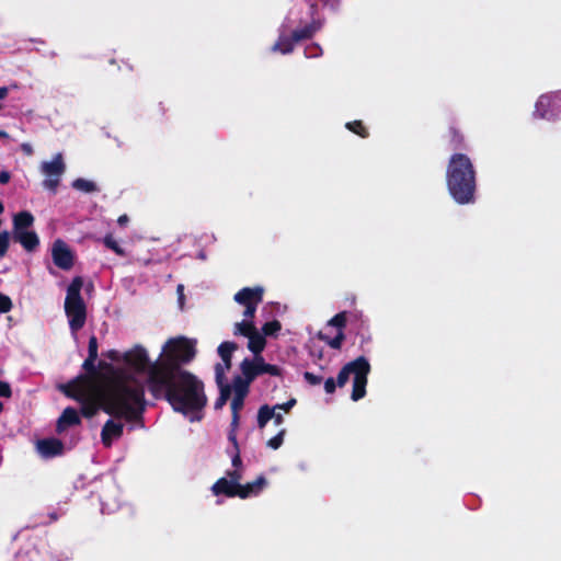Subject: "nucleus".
<instances>
[{
	"mask_svg": "<svg viewBox=\"0 0 561 561\" xmlns=\"http://www.w3.org/2000/svg\"><path fill=\"white\" fill-rule=\"evenodd\" d=\"M62 391L80 403V413L87 419L102 410L108 415L135 422L141 419L146 408L142 385L126 376H115L106 382L77 376L62 387Z\"/></svg>",
	"mask_w": 561,
	"mask_h": 561,
	"instance_id": "nucleus-1",
	"label": "nucleus"
},
{
	"mask_svg": "<svg viewBox=\"0 0 561 561\" xmlns=\"http://www.w3.org/2000/svg\"><path fill=\"white\" fill-rule=\"evenodd\" d=\"M148 390L153 398H164L174 411L187 415L207 404L204 383L188 370L173 371L167 377L149 375Z\"/></svg>",
	"mask_w": 561,
	"mask_h": 561,
	"instance_id": "nucleus-2",
	"label": "nucleus"
},
{
	"mask_svg": "<svg viewBox=\"0 0 561 561\" xmlns=\"http://www.w3.org/2000/svg\"><path fill=\"white\" fill-rule=\"evenodd\" d=\"M446 183L449 194L458 204L473 202L477 187L476 170L467 154H451L446 170Z\"/></svg>",
	"mask_w": 561,
	"mask_h": 561,
	"instance_id": "nucleus-3",
	"label": "nucleus"
},
{
	"mask_svg": "<svg viewBox=\"0 0 561 561\" xmlns=\"http://www.w3.org/2000/svg\"><path fill=\"white\" fill-rule=\"evenodd\" d=\"M196 355L195 343L184 336L170 339L160 355L153 362L149 375L167 377V374L184 370L183 365L193 360Z\"/></svg>",
	"mask_w": 561,
	"mask_h": 561,
	"instance_id": "nucleus-4",
	"label": "nucleus"
},
{
	"mask_svg": "<svg viewBox=\"0 0 561 561\" xmlns=\"http://www.w3.org/2000/svg\"><path fill=\"white\" fill-rule=\"evenodd\" d=\"M370 373V364L365 356H358L354 360L346 363L337 374V387H344L350 376L353 375V389L351 398L353 401H358L366 396V386L368 382V375Z\"/></svg>",
	"mask_w": 561,
	"mask_h": 561,
	"instance_id": "nucleus-5",
	"label": "nucleus"
},
{
	"mask_svg": "<svg viewBox=\"0 0 561 561\" xmlns=\"http://www.w3.org/2000/svg\"><path fill=\"white\" fill-rule=\"evenodd\" d=\"M82 286L83 279L80 276L73 277L65 299V312L73 334L84 327L87 320V306L81 297Z\"/></svg>",
	"mask_w": 561,
	"mask_h": 561,
	"instance_id": "nucleus-6",
	"label": "nucleus"
},
{
	"mask_svg": "<svg viewBox=\"0 0 561 561\" xmlns=\"http://www.w3.org/2000/svg\"><path fill=\"white\" fill-rule=\"evenodd\" d=\"M240 370L243 376L249 377L252 381L263 374L280 377L283 373L279 366L265 363L263 356H254L253 359L244 358L240 363Z\"/></svg>",
	"mask_w": 561,
	"mask_h": 561,
	"instance_id": "nucleus-7",
	"label": "nucleus"
},
{
	"mask_svg": "<svg viewBox=\"0 0 561 561\" xmlns=\"http://www.w3.org/2000/svg\"><path fill=\"white\" fill-rule=\"evenodd\" d=\"M124 363L131 367L135 371L141 374L147 373V381L149 380V371L153 363L150 362L148 353L141 345H136L123 355Z\"/></svg>",
	"mask_w": 561,
	"mask_h": 561,
	"instance_id": "nucleus-8",
	"label": "nucleus"
},
{
	"mask_svg": "<svg viewBox=\"0 0 561 561\" xmlns=\"http://www.w3.org/2000/svg\"><path fill=\"white\" fill-rule=\"evenodd\" d=\"M51 257L54 264L64 271H68L73 266V253L67 243L61 239L54 241L51 248Z\"/></svg>",
	"mask_w": 561,
	"mask_h": 561,
	"instance_id": "nucleus-9",
	"label": "nucleus"
},
{
	"mask_svg": "<svg viewBox=\"0 0 561 561\" xmlns=\"http://www.w3.org/2000/svg\"><path fill=\"white\" fill-rule=\"evenodd\" d=\"M534 115L538 118L554 121L558 116V110L554 103V93L542 94L535 104Z\"/></svg>",
	"mask_w": 561,
	"mask_h": 561,
	"instance_id": "nucleus-10",
	"label": "nucleus"
},
{
	"mask_svg": "<svg viewBox=\"0 0 561 561\" xmlns=\"http://www.w3.org/2000/svg\"><path fill=\"white\" fill-rule=\"evenodd\" d=\"M38 454L45 458H54L64 453V443L58 438H44L36 443Z\"/></svg>",
	"mask_w": 561,
	"mask_h": 561,
	"instance_id": "nucleus-11",
	"label": "nucleus"
},
{
	"mask_svg": "<svg viewBox=\"0 0 561 561\" xmlns=\"http://www.w3.org/2000/svg\"><path fill=\"white\" fill-rule=\"evenodd\" d=\"M263 288L262 287H244L234 295V300L243 306H257L263 300Z\"/></svg>",
	"mask_w": 561,
	"mask_h": 561,
	"instance_id": "nucleus-12",
	"label": "nucleus"
},
{
	"mask_svg": "<svg viewBox=\"0 0 561 561\" xmlns=\"http://www.w3.org/2000/svg\"><path fill=\"white\" fill-rule=\"evenodd\" d=\"M124 425L113 420H107L101 431V440L105 447H110L114 439L122 437Z\"/></svg>",
	"mask_w": 561,
	"mask_h": 561,
	"instance_id": "nucleus-13",
	"label": "nucleus"
},
{
	"mask_svg": "<svg viewBox=\"0 0 561 561\" xmlns=\"http://www.w3.org/2000/svg\"><path fill=\"white\" fill-rule=\"evenodd\" d=\"M80 424H81V419H80L79 412L72 407H67L62 411V413L60 414V416L57 421L56 432L60 434V433L65 432L68 427L77 426Z\"/></svg>",
	"mask_w": 561,
	"mask_h": 561,
	"instance_id": "nucleus-14",
	"label": "nucleus"
},
{
	"mask_svg": "<svg viewBox=\"0 0 561 561\" xmlns=\"http://www.w3.org/2000/svg\"><path fill=\"white\" fill-rule=\"evenodd\" d=\"M12 239L20 243L26 252H34L39 247V238L34 230L12 233Z\"/></svg>",
	"mask_w": 561,
	"mask_h": 561,
	"instance_id": "nucleus-15",
	"label": "nucleus"
},
{
	"mask_svg": "<svg viewBox=\"0 0 561 561\" xmlns=\"http://www.w3.org/2000/svg\"><path fill=\"white\" fill-rule=\"evenodd\" d=\"M267 484L266 478L261 474L254 481L239 484L238 497L248 499L257 495Z\"/></svg>",
	"mask_w": 561,
	"mask_h": 561,
	"instance_id": "nucleus-16",
	"label": "nucleus"
},
{
	"mask_svg": "<svg viewBox=\"0 0 561 561\" xmlns=\"http://www.w3.org/2000/svg\"><path fill=\"white\" fill-rule=\"evenodd\" d=\"M239 484H234L231 481H228V478L222 477L219 478L211 486V492L214 495H225L227 497H236L238 496Z\"/></svg>",
	"mask_w": 561,
	"mask_h": 561,
	"instance_id": "nucleus-17",
	"label": "nucleus"
},
{
	"mask_svg": "<svg viewBox=\"0 0 561 561\" xmlns=\"http://www.w3.org/2000/svg\"><path fill=\"white\" fill-rule=\"evenodd\" d=\"M35 218L28 210L16 213L12 219V233L30 230L33 227Z\"/></svg>",
	"mask_w": 561,
	"mask_h": 561,
	"instance_id": "nucleus-18",
	"label": "nucleus"
},
{
	"mask_svg": "<svg viewBox=\"0 0 561 561\" xmlns=\"http://www.w3.org/2000/svg\"><path fill=\"white\" fill-rule=\"evenodd\" d=\"M445 139L450 150H461L466 148V140L463 134L456 126L450 125Z\"/></svg>",
	"mask_w": 561,
	"mask_h": 561,
	"instance_id": "nucleus-19",
	"label": "nucleus"
},
{
	"mask_svg": "<svg viewBox=\"0 0 561 561\" xmlns=\"http://www.w3.org/2000/svg\"><path fill=\"white\" fill-rule=\"evenodd\" d=\"M65 169L61 153H57L51 161L42 164V171L48 176L60 178Z\"/></svg>",
	"mask_w": 561,
	"mask_h": 561,
	"instance_id": "nucleus-20",
	"label": "nucleus"
},
{
	"mask_svg": "<svg viewBox=\"0 0 561 561\" xmlns=\"http://www.w3.org/2000/svg\"><path fill=\"white\" fill-rule=\"evenodd\" d=\"M238 348V345L237 343L234 342H229V341H226V342H222L219 346H218V355L221 357L222 362H224V368H226L227 370H229L231 368V358H232V353Z\"/></svg>",
	"mask_w": 561,
	"mask_h": 561,
	"instance_id": "nucleus-21",
	"label": "nucleus"
},
{
	"mask_svg": "<svg viewBox=\"0 0 561 561\" xmlns=\"http://www.w3.org/2000/svg\"><path fill=\"white\" fill-rule=\"evenodd\" d=\"M253 381L250 380L249 377H245L243 375L239 376H234L233 379H232V385H231V388L234 392V396H239V397H245L248 396L249 391H250V385L252 383Z\"/></svg>",
	"mask_w": 561,
	"mask_h": 561,
	"instance_id": "nucleus-22",
	"label": "nucleus"
},
{
	"mask_svg": "<svg viewBox=\"0 0 561 561\" xmlns=\"http://www.w3.org/2000/svg\"><path fill=\"white\" fill-rule=\"evenodd\" d=\"M249 343L248 348L255 355L262 356L261 353L265 348L266 340L265 336L260 333L257 330L253 332L250 336H248Z\"/></svg>",
	"mask_w": 561,
	"mask_h": 561,
	"instance_id": "nucleus-23",
	"label": "nucleus"
},
{
	"mask_svg": "<svg viewBox=\"0 0 561 561\" xmlns=\"http://www.w3.org/2000/svg\"><path fill=\"white\" fill-rule=\"evenodd\" d=\"M98 358L87 357L82 364V368L85 370V374H81L80 376L89 377L94 382H106L110 379L101 380L99 369L95 365V360Z\"/></svg>",
	"mask_w": 561,
	"mask_h": 561,
	"instance_id": "nucleus-24",
	"label": "nucleus"
},
{
	"mask_svg": "<svg viewBox=\"0 0 561 561\" xmlns=\"http://www.w3.org/2000/svg\"><path fill=\"white\" fill-rule=\"evenodd\" d=\"M319 28H320V25L313 21V22L307 24L306 26H304L302 28L295 30L291 33V35L294 37V41H296V43H298L304 39L312 38Z\"/></svg>",
	"mask_w": 561,
	"mask_h": 561,
	"instance_id": "nucleus-25",
	"label": "nucleus"
},
{
	"mask_svg": "<svg viewBox=\"0 0 561 561\" xmlns=\"http://www.w3.org/2000/svg\"><path fill=\"white\" fill-rule=\"evenodd\" d=\"M295 44L296 41H294L293 35L279 36L278 41L273 46V50L280 51L282 54H290L294 50Z\"/></svg>",
	"mask_w": 561,
	"mask_h": 561,
	"instance_id": "nucleus-26",
	"label": "nucleus"
},
{
	"mask_svg": "<svg viewBox=\"0 0 561 561\" xmlns=\"http://www.w3.org/2000/svg\"><path fill=\"white\" fill-rule=\"evenodd\" d=\"M245 397L233 396L231 401V422L234 426L240 424V411L243 409Z\"/></svg>",
	"mask_w": 561,
	"mask_h": 561,
	"instance_id": "nucleus-27",
	"label": "nucleus"
},
{
	"mask_svg": "<svg viewBox=\"0 0 561 561\" xmlns=\"http://www.w3.org/2000/svg\"><path fill=\"white\" fill-rule=\"evenodd\" d=\"M256 330L255 325L250 320H243L241 322H237L233 328L234 335L250 336Z\"/></svg>",
	"mask_w": 561,
	"mask_h": 561,
	"instance_id": "nucleus-28",
	"label": "nucleus"
},
{
	"mask_svg": "<svg viewBox=\"0 0 561 561\" xmlns=\"http://www.w3.org/2000/svg\"><path fill=\"white\" fill-rule=\"evenodd\" d=\"M275 408L267 404L262 405L257 412V426L264 428L270 420L274 416Z\"/></svg>",
	"mask_w": 561,
	"mask_h": 561,
	"instance_id": "nucleus-29",
	"label": "nucleus"
},
{
	"mask_svg": "<svg viewBox=\"0 0 561 561\" xmlns=\"http://www.w3.org/2000/svg\"><path fill=\"white\" fill-rule=\"evenodd\" d=\"M72 187L84 193H92L98 191V186L94 182L82 178L76 179L72 182Z\"/></svg>",
	"mask_w": 561,
	"mask_h": 561,
	"instance_id": "nucleus-30",
	"label": "nucleus"
},
{
	"mask_svg": "<svg viewBox=\"0 0 561 561\" xmlns=\"http://www.w3.org/2000/svg\"><path fill=\"white\" fill-rule=\"evenodd\" d=\"M345 127L350 131L358 135L362 138H367L369 136V133H368L366 126L363 124L362 121L348 122V123H346Z\"/></svg>",
	"mask_w": 561,
	"mask_h": 561,
	"instance_id": "nucleus-31",
	"label": "nucleus"
},
{
	"mask_svg": "<svg viewBox=\"0 0 561 561\" xmlns=\"http://www.w3.org/2000/svg\"><path fill=\"white\" fill-rule=\"evenodd\" d=\"M103 242L106 248L111 249L117 255H119V256L126 255L125 250L117 243V241L113 238L112 234H106L103 239Z\"/></svg>",
	"mask_w": 561,
	"mask_h": 561,
	"instance_id": "nucleus-32",
	"label": "nucleus"
},
{
	"mask_svg": "<svg viewBox=\"0 0 561 561\" xmlns=\"http://www.w3.org/2000/svg\"><path fill=\"white\" fill-rule=\"evenodd\" d=\"M282 329V324L278 320H272L262 327V334L264 336H272L275 335L277 332H279Z\"/></svg>",
	"mask_w": 561,
	"mask_h": 561,
	"instance_id": "nucleus-33",
	"label": "nucleus"
},
{
	"mask_svg": "<svg viewBox=\"0 0 561 561\" xmlns=\"http://www.w3.org/2000/svg\"><path fill=\"white\" fill-rule=\"evenodd\" d=\"M347 317L346 312L342 311L336 313L330 321L329 324L335 327L337 331H343L346 325Z\"/></svg>",
	"mask_w": 561,
	"mask_h": 561,
	"instance_id": "nucleus-34",
	"label": "nucleus"
},
{
	"mask_svg": "<svg viewBox=\"0 0 561 561\" xmlns=\"http://www.w3.org/2000/svg\"><path fill=\"white\" fill-rule=\"evenodd\" d=\"M10 247V233L7 230H3L0 234V257H3L9 250Z\"/></svg>",
	"mask_w": 561,
	"mask_h": 561,
	"instance_id": "nucleus-35",
	"label": "nucleus"
},
{
	"mask_svg": "<svg viewBox=\"0 0 561 561\" xmlns=\"http://www.w3.org/2000/svg\"><path fill=\"white\" fill-rule=\"evenodd\" d=\"M285 433V430L279 431L275 436L267 440V446L275 450L278 449L283 445Z\"/></svg>",
	"mask_w": 561,
	"mask_h": 561,
	"instance_id": "nucleus-36",
	"label": "nucleus"
},
{
	"mask_svg": "<svg viewBox=\"0 0 561 561\" xmlns=\"http://www.w3.org/2000/svg\"><path fill=\"white\" fill-rule=\"evenodd\" d=\"M345 340V335L343 331H337L336 335L333 339L327 340V343L330 347L334 350H340L342 347L343 341Z\"/></svg>",
	"mask_w": 561,
	"mask_h": 561,
	"instance_id": "nucleus-37",
	"label": "nucleus"
},
{
	"mask_svg": "<svg viewBox=\"0 0 561 561\" xmlns=\"http://www.w3.org/2000/svg\"><path fill=\"white\" fill-rule=\"evenodd\" d=\"M239 426H234L233 422L230 423V430L228 432V440L232 444L233 451L240 450L239 443L237 439V431Z\"/></svg>",
	"mask_w": 561,
	"mask_h": 561,
	"instance_id": "nucleus-38",
	"label": "nucleus"
},
{
	"mask_svg": "<svg viewBox=\"0 0 561 561\" xmlns=\"http://www.w3.org/2000/svg\"><path fill=\"white\" fill-rule=\"evenodd\" d=\"M225 370H227L226 368H224V366L221 364H216L215 366V378H216V383L218 387H221V386H226L227 383L225 382Z\"/></svg>",
	"mask_w": 561,
	"mask_h": 561,
	"instance_id": "nucleus-39",
	"label": "nucleus"
},
{
	"mask_svg": "<svg viewBox=\"0 0 561 561\" xmlns=\"http://www.w3.org/2000/svg\"><path fill=\"white\" fill-rule=\"evenodd\" d=\"M12 300L9 296L0 293V313H7L12 309Z\"/></svg>",
	"mask_w": 561,
	"mask_h": 561,
	"instance_id": "nucleus-40",
	"label": "nucleus"
},
{
	"mask_svg": "<svg viewBox=\"0 0 561 561\" xmlns=\"http://www.w3.org/2000/svg\"><path fill=\"white\" fill-rule=\"evenodd\" d=\"M88 357L98 358V339L91 335L88 344Z\"/></svg>",
	"mask_w": 561,
	"mask_h": 561,
	"instance_id": "nucleus-41",
	"label": "nucleus"
},
{
	"mask_svg": "<svg viewBox=\"0 0 561 561\" xmlns=\"http://www.w3.org/2000/svg\"><path fill=\"white\" fill-rule=\"evenodd\" d=\"M226 478L234 484H241L240 481L242 479V472L240 469L228 470L226 472Z\"/></svg>",
	"mask_w": 561,
	"mask_h": 561,
	"instance_id": "nucleus-42",
	"label": "nucleus"
},
{
	"mask_svg": "<svg viewBox=\"0 0 561 561\" xmlns=\"http://www.w3.org/2000/svg\"><path fill=\"white\" fill-rule=\"evenodd\" d=\"M304 379L311 386H317L322 382L321 376L314 375L313 373L310 371L304 373Z\"/></svg>",
	"mask_w": 561,
	"mask_h": 561,
	"instance_id": "nucleus-43",
	"label": "nucleus"
},
{
	"mask_svg": "<svg viewBox=\"0 0 561 561\" xmlns=\"http://www.w3.org/2000/svg\"><path fill=\"white\" fill-rule=\"evenodd\" d=\"M322 49L318 44H312L305 48V55L308 58L317 57L321 54Z\"/></svg>",
	"mask_w": 561,
	"mask_h": 561,
	"instance_id": "nucleus-44",
	"label": "nucleus"
},
{
	"mask_svg": "<svg viewBox=\"0 0 561 561\" xmlns=\"http://www.w3.org/2000/svg\"><path fill=\"white\" fill-rule=\"evenodd\" d=\"M0 397L7 399L12 397V389L8 381L0 380Z\"/></svg>",
	"mask_w": 561,
	"mask_h": 561,
	"instance_id": "nucleus-45",
	"label": "nucleus"
},
{
	"mask_svg": "<svg viewBox=\"0 0 561 561\" xmlns=\"http://www.w3.org/2000/svg\"><path fill=\"white\" fill-rule=\"evenodd\" d=\"M336 387H337V385H336L335 380L332 377L325 379V381H324V391L328 394L334 393Z\"/></svg>",
	"mask_w": 561,
	"mask_h": 561,
	"instance_id": "nucleus-46",
	"label": "nucleus"
},
{
	"mask_svg": "<svg viewBox=\"0 0 561 561\" xmlns=\"http://www.w3.org/2000/svg\"><path fill=\"white\" fill-rule=\"evenodd\" d=\"M59 184V178H56V179H46L44 180L43 182V185L44 187L55 192L57 186Z\"/></svg>",
	"mask_w": 561,
	"mask_h": 561,
	"instance_id": "nucleus-47",
	"label": "nucleus"
},
{
	"mask_svg": "<svg viewBox=\"0 0 561 561\" xmlns=\"http://www.w3.org/2000/svg\"><path fill=\"white\" fill-rule=\"evenodd\" d=\"M219 388V397H221L222 399L225 400H229L230 396H231V392H232V388L230 385H226V386H221V387H218Z\"/></svg>",
	"mask_w": 561,
	"mask_h": 561,
	"instance_id": "nucleus-48",
	"label": "nucleus"
},
{
	"mask_svg": "<svg viewBox=\"0 0 561 561\" xmlns=\"http://www.w3.org/2000/svg\"><path fill=\"white\" fill-rule=\"evenodd\" d=\"M231 463H232L234 469H239L242 466V459H241V456H240V450L233 451V455H232V458H231Z\"/></svg>",
	"mask_w": 561,
	"mask_h": 561,
	"instance_id": "nucleus-49",
	"label": "nucleus"
},
{
	"mask_svg": "<svg viewBox=\"0 0 561 561\" xmlns=\"http://www.w3.org/2000/svg\"><path fill=\"white\" fill-rule=\"evenodd\" d=\"M296 402H297L296 399L291 398L283 404H276L274 408H275V410L280 409V410L288 412L296 404Z\"/></svg>",
	"mask_w": 561,
	"mask_h": 561,
	"instance_id": "nucleus-50",
	"label": "nucleus"
},
{
	"mask_svg": "<svg viewBox=\"0 0 561 561\" xmlns=\"http://www.w3.org/2000/svg\"><path fill=\"white\" fill-rule=\"evenodd\" d=\"M245 307V310L243 312V316L247 319H252L254 318V314H255V311H256V308L257 306H253V304H251L250 306H244Z\"/></svg>",
	"mask_w": 561,
	"mask_h": 561,
	"instance_id": "nucleus-51",
	"label": "nucleus"
},
{
	"mask_svg": "<svg viewBox=\"0 0 561 561\" xmlns=\"http://www.w3.org/2000/svg\"><path fill=\"white\" fill-rule=\"evenodd\" d=\"M106 356H107V358H110L113 362H118L122 358L119 352L116 350L107 351Z\"/></svg>",
	"mask_w": 561,
	"mask_h": 561,
	"instance_id": "nucleus-52",
	"label": "nucleus"
},
{
	"mask_svg": "<svg viewBox=\"0 0 561 561\" xmlns=\"http://www.w3.org/2000/svg\"><path fill=\"white\" fill-rule=\"evenodd\" d=\"M10 179H11V174L8 171L0 172V183L1 184L9 183Z\"/></svg>",
	"mask_w": 561,
	"mask_h": 561,
	"instance_id": "nucleus-53",
	"label": "nucleus"
},
{
	"mask_svg": "<svg viewBox=\"0 0 561 561\" xmlns=\"http://www.w3.org/2000/svg\"><path fill=\"white\" fill-rule=\"evenodd\" d=\"M554 103H556V108L558 110V112H560L561 111V90L554 92Z\"/></svg>",
	"mask_w": 561,
	"mask_h": 561,
	"instance_id": "nucleus-54",
	"label": "nucleus"
},
{
	"mask_svg": "<svg viewBox=\"0 0 561 561\" xmlns=\"http://www.w3.org/2000/svg\"><path fill=\"white\" fill-rule=\"evenodd\" d=\"M227 403V400L222 399L221 397H218L215 401L214 408L216 410H220L224 408V405Z\"/></svg>",
	"mask_w": 561,
	"mask_h": 561,
	"instance_id": "nucleus-55",
	"label": "nucleus"
},
{
	"mask_svg": "<svg viewBox=\"0 0 561 561\" xmlns=\"http://www.w3.org/2000/svg\"><path fill=\"white\" fill-rule=\"evenodd\" d=\"M128 221H129V218H128V216H127L126 214L121 215V216L118 217V219H117V224H118L121 227L126 226V225L128 224Z\"/></svg>",
	"mask_w": 561,
	"mask_h": 561,
	"instance_id": "nucleus-56",
	"label": "nucleus"
},
{
	"mask_svg": "<svg viewBox=\"0 0 561 561\" xmlns=\"http://www.w3.org/2000/svg\"><path fill=\"white\" fill-rule=\"evenodd\" d=\"M272 419L274 420L276 425H280L284 422V417L280 413L274 412V416Z\"/></svg>",
	"mask_w": 561,
	"mask_h": 561,
	"instance_id": "nucleus-57",
	"label": "nucleus"
},
{
	"mask_svg": "<svg viewBox=\"0 0 561 561\" xmlns=\"http://www.w3.org/2000/svg\"><path fill=\"white\" fill-rule=\"evenodd\" d=\"M22 148H23V150H24V151H26L27 153H31V152H32V148H31V146H30V145H27V144H23V145H22Z\"/></svg>",
	"mask_w": 561,
	"mask_h": 561,
	"instance_id": "nucleus-58",
	"label": "nucleus"
},
{
	"mask_svg": "<svg viewBox=\"0 0 561 561\" xmlns=\"http://www.w3.org/2000/svg\"><path fill=\"white\" fill-rule=\"evenodd\" d=\"M50 522H56L58 519V514L53 512L49 514Z\"/></svg>",
	"mask_w": 561,
	"mask_h": 561,
	"instance_id": "nucleus-59",
	"label": "nucleus"
},
{
	"mask_svg": "<svg viewBox=\"0 0 561 561\" xmlns=\"http://www.w3.org/2000/svg\"><path fill=\"white\" fill-rule=\"evenodd\" d=\"M158 112H159L161 115H164V113H165V108L163 107L162 103H160V104L158 105Z\"/></svg>",
	"mask_w": 561,
	"mask_h": 561,
	"instance_id": "nucleus-60",
	"label": "nucleus"
},
{
	"mask_svg": "<svg viewBox=\"0 0 561 561\" xmlns=\"http://www.w3.org/2000/svg\"><path fill=\"white\" fill-rule=\"evenodd\" d=\"M107 366V364L105 362H100L99 363V367L100 368H105Z\"/></svg>",
	"mask_w": 561,
	"mask_h": 561,
	"instance_id": "nucleus-61",
	"label": "nucleus"
},
{
	"mask_svg": "<svg viewBox=\"0 0 561 561\" xmlns=\"http://www.w3.org/2000/svg\"><path fill=\"white\" fill-rule=\"evenodd\" d=\"M3 210H4L3 203H2V202H0V214H2V213H3Z\"/></svg>",
	"mask_w": 561,
	"mask_h": 561,
	"instance_id": "nucleus-62",
	"label": "nucleus"
},
{
	"mask_svg": "<svg viewBox=\"0 0 561 561\" xmlns=\"http://www.w3.org/2000/svg\"><path fill=\"white\" fill-rule=\"evenodd\" d=\"M7 136H8V135H7V133H5V131L0 130V137H7Z\"/></svg>",
	"mask_w": 561,
	"mask_h": 561,
	"instance_id": "nucleus-63",
	"label": "nucleus"
},
{
	"mask_svg": "<svg viewBox=\"0 0 561 561\" xmlns=\"http://www.w3.org/2000/svg\"><path fill=\"white\" fill-rule=\"evenodd\" d=\"M3 409H4V405H3V403L0 401V413L3 411Z\"/></svg>",
	"mask_w": 561,
	"mask_h": 561,
	"instance_id": "nucleus-64",
	"label": "nucleus"
}]
</instances>
